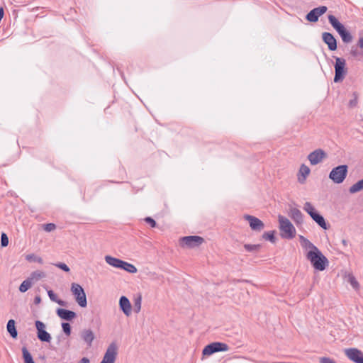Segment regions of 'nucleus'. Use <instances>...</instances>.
<instances>
[{
  "mask_svg": "<svg viewBox=\"0 0 363 363\" xmlns=\"http://www.w3.org/2000/svg\"><path fill=\"white\" fill-rule=\"evenodd\" d=\"M121 269H123L129 273H136L137 272V268L132 264L128 263L127 262L123 261L122 267Z\"/></svg>",
  "mask_w": 363,
  "mask_h": 363,
  "instance_id": "obj_30",
  "label": "nucleus"
},
{
  "mask_svg": "<svg viewBox=\"0 0 363 363\" xmlns=\"http://www.w3.org/2000/svg\"><path fill=\"white\" fill-rule=\"evenodd\" d=\"M46 277V274L44 272L36 270L33 272L30 276L29 279L31 281V282L33 284L35 281H38L40 279L45 278Z\"/></svg>",
  "mask_w": 363,
  "mask_h": 363,
  "instance_id": "obj_25",
  "label": "nucleus"
},
{
  "mask_svg": "<svg viewBox=\"0 0 363 363\" xmlns=\"http://www.w3.org/2000/svg\"><path fill=\"white\" fill-rule=\"evenodd\" d=\"M56 228V225L54 223H47L43 225V229L46 232H51Z\"/></svg>",
  "mask_w": 363,
  "mask_h": 363,
  "instance_id": "obj_41",
  "label": "nucleus"
},
{
  "mask_svg": "<svg viewBox=\"0 0 363 363\" xmlns=\"http://www.w3.org/2000/svg\"><path fill=\"white\" fill-rule=\"evenodd\" d=\"M45 288L47 289V287H45ZM46 290L48 292V295L52 301L57 303V304H59L61 306H64V307L67 306V305H68L67 302L58 298L57 295L54 293V291L52 290H51V289H49V290L46 289Z\"/></svg>",
  "mask_w": 363,
  "mask_h": 363,
  "instance_id": "obj_23",
  "label": "nucleus"
},
{
  "mask_svg": "<svg viewBox=\"0 0 363 363\" xmlns=\"http://www.w3.org/2000/svg\"><path fill=\"white\" fill-rule=\"evenodd\" d=\"M299 240L303 248L310 249V250H314L315 247H317L314 245L311 241H309L307 238L303 237V235H299Z\"/></svg>",
  "mask_w": 363,
  "mask_h": 363,
  "instance_id": "obj_26",
  "label": "nucleus"
},
{
  "mask_svg": "<svg viewBox=\"0 0 363 363\" xmlns=\"http://www.w3.org/2000/svg\"><path fill=\"white\" fill-rule=\"evenodd\" d=\"M90 361L87 357H83L78 363H89Z\"/></svg>",
  "mask_w": 363,
  "mask_h": 363,
  "instance_id": "obj_46",
  "label": "nucleus"
},
{
  "mask_svg": "<svg viewBox=\"0 0 363 363\" xmlns=\"http://www.w3.org/2000/svg\"><path fill=\"white\" fill-rule=\"evenodd\" d=\"M141 301L142 296L140 294H138L136 296H135L133 310L136 313H139L141 309Z\"/></svg>",
  "mask_w": 363,
  "mask_h": 363,
  "instance_id": "obj_34",
  "label": "nucleus"
},
{
  "mask_svg": "<svg viewBox=\"0 0 363 363\" xmlns=\"http://www.w3.org/2000/svg\"><path fill=\"white\" fill-rule=\"evenodd\" d=\"M350 55L357 60H362L363 59L362 52L359 51L357 47H352Z\"/></svg>",
  "mask_w": 363,
  "mask_h": 363,
  "instance_id": "obj_35",
  "label": "nucleus"
},
{
  "mask_svg": "<svg viewBox=\"0 0 363 363\" xmlns=\"http://www.w3.org/2000/svg\"><path fill=\"white\" fill-rule=\"evenodd\" d=\"M80 337L88 347L92 345V342L95 338L94 333L91 329L82 330L80 333Z\"/></svg>",
  "mask_w": 363,
  "mask_h": 363,
  "instance_id": "obj_17",
  "label": "nucleus"
},
{
  "mask_svg": "<svg viewBox=\"0 0 363 363\" xmlns=\"http://www.w3.org/2000/svg\"><path fill=\"white\" fill-rule=\"evenodd\" d=\"M303 210L306 211L311 218L323 229L327 230L328 228V225L323 216L316 211L310 202L305 203Z\"/></svg>",
  "mask_w": 363,
  "mask_h": 363,
  "instance_id": "obj_4",
  "label": "nucleus"
},
{
  "mask_svg": "<svg viewBox=\"0 0 363 363\" xmlns=\"http://www.w3.org/2000/svg\"><path fill=\"white\" fill-rule=\"evenodd\" d=\"M342 242H343L344 245L346 244V241L345 240H342Z\"/></svg>",
  "mask_w": 363,
  "mask_h": 363,
  "instance_id": "obj_49",
  "label": "nucleus"
},
{
  "mask_svg": "<svg viewBox=\"0 0 363 363\" xmlns=\"http://www.w3.org/2000/svg\"><path fill=\"white\" fill-rule=\"evenodd\" d=\"M26 259L28 262H38L40 264H43V259L40 257H38V256H36L34 254L27 255L26 257Z\"/></svg>",
  "mask_w": 363,
  "mask_h": 363,
  "instance_id": "obj_37",
  "label": "nucleus"
},
{
  "mask_svg": "<svg viewBox=\"0 0 363 363\" xmlns=\"http://www.w3.org/2000/svg\"><path fill=\"white\" fill-rule=\"evenodd\" d=\"M23 358L24 363H35L33 357L26 347L22 348Z\"/></svg>",
  "mask_w": 363,
  "mask_h": 363,
  "instance_id": "obj_29",
  "label": "nucleus"
},
{
  "mask_svg": "<svg viewBox=\"0 0 363 363\" xmlns=\"http://www.w3.org/2000/svg\"><path fill=\"white\" fill-rule=\"evenodd\" d=\"M262 245L260 244L251 245V244H245L244 248L247 252H257Z\"/></svg>",
  "mask_w": 363,
  "mask_h": 363,
  "instance_id": "obj_36",
  "label": "nucleus"
},
{
  "mask_svg": "<svg viewBox=\"0 0 363 363\" xmlns=\"http://www.w3.org/2000/svg\"><path fill=\"white\" fill-rule=\"evenodd\" d=\"M35 325L38 338L41 342H50L52 337L50 334L45 330V325L40 320H36Z\"/></svg>",
  "mask_w": 363,
  "mask_h": 363,
  "instance_id": "obj_9",
  "label": "nucleus"
},
{
  "mask_svg": "<svg viewBox=\"0 0 363 363\" xmlns=\"http://www.w3.org/2000/svg\"><path fill=\"white\" fill-rule=\"evenodd\" d=\"M63 332L67 335H70L72 328L69 323H62L61 324Z\"/></svg>",
  "mask_w": 363,
  "mask_h": 363,
  "instance_id": "obj_38",
  "label": "nucleus"
},
{
  "mask_svg": "<svg viewBox=\"0 0 363 363\" xmlns=\"http://www.w3.org/2000/svg\"><path fill=\"white\" fill-rule=\"evenodd\" d=\"M4 15V7L0 8V21L3 18Z\"/></svg>",
  "mask_w": 363,
  "mask_h": 363,
  "instance_id": "obj_48",
  "label": "nucleus"
},
{
  "mask_svg": "<svg viewBox=\"0 0 363 363\" xmlns=\"http://www.w3.org/2000/svg\"><path fill=\"white\" fill-rule=\"evenodd\" d=\"M105 261L109 265L117 269H121L123 262V260L110 255L105 256Z\"/></svg>",
  "mask_w": 363,
  "mask_h": 363,
  "instance_id": "obj_22",
  "label": "nucleus"
},
{
  "mask_svg": "<svg viewBox=\"0 0 363 363\" xmlns=\"http://www.w3.org/2000/svg\"><path fill=\"white\" fill-rule=\"evenodd\" d=\"M71 291L74 296L75 300L82 308L87 306L86 294L84 289L79 284L72 283L71 286Z\"/></svg>",
  "mask_w": 363,
  "mask_h": 363,
  "instance_id": "obj_6",
  "label": "nucleus"
},
{
  "mask_svg": "<svg viewBox=\"0 0 363 363\" xmlns=\"http://www.w3.org/2000/svg\"><path fill=\"white\" fill-rule=\"evenodd\" d=\"M244 218L249 222L250 226L252 230L261 231L264 228V223L253 216L245 215Z\"/></svg>",
  "mask_w": 363,
  "mask_h": 363,
  "instance_id": "obj_14",
  "label": "nucleus"
},
{
  "mask_svg": "<svg viewBox=\"0 0 363 363\" xmlns=\"http://www.w3.org/2000/svg\"><path fill=\"white\" fill-rule=\"evenodd\" d=\"M346 357L354 363H363V352L354 347L345 350Z\"/></svg>",
  "mask_w": 363,
  "mask_h": 363,
  "instance_id": "obj_12",
  "label": "nucleus"
},
{
  "mask_svg": "<svg viewBox=\"0 0 363 363\" xmlns=\"http://www.w3.org/2000/svg\"><path fill=\"white\" fill-rule=\"evenodd\" d=\"M41 302V298L40 296H36L34 298V303L35 305L39 304Z\"/></svg>",
  "mask_w": 363,
  "mask_h": 363,
  "instance_id": "obj_45",
  "label": "nucleus"
},
{
  "mask_svg": "<svg viewBox=\"0 0 363 363\" xmlns=\"http://www.w3.org/2000/svg\"><path fill=\"white\" fill-rule=\"evenodd\" d=\"M310 168L304 164H302L300 167L298 172V180L301 184H303L306 182V177L310 174Z\"/></svg>",
  "mask_w": 363,
  "mask_h": 363,
  "instance_id": "obj_20",
  "label": "nucleus"
},
{
  "mask_svg": "<svg viewBox=\"0 0 363 363\" xmlns=\"http://www.w3.org/2000/svg\"><path fill=\"white\" fill-rule=\"evenodd\" d=\"M181 245L189 248H194L204 242V239L198 235L185 236L181 238Z\"/></svg>",
  "mask_w": 363,
  "mask_h": 363,
  "instance_id": "obj_8",
  "label": "nucleus"
},
{
  "mask_svg": "<svg viewBox=\"0 0 363 363\" xmlns=\"http://www.w3.org/2000/svg\"><path fill=\"white\" fill-rule=\"evenodd\" d=\"M289 215L296 224H301L303 222V215L301 211L296 208H291Z\"/></svg>",
  "mask_w": 363,
  "mask_h": 363,
  "instance_id": "obj_19",
  "label": "nucleus"
},
{
  "mask_svg": "<svg viewBox=\"0 0 363 363\" xmlns=\"http://www.w3.org/2000/svg\"><path fill=\"white\" fill-rule=\"evenodd\" d=\"M335 77L333 80L334 82L337 83L343 81L347 74V70L345 67L346 60L344 58L335 57Z\"/></svg>",
  "mask_w": 363,
  "mask_h": 363,
  "instance_id": "obj_5",
  "label": "nucleus"
},
{
  "mask_svg": "<svg viewBox=\"0 0 363 363\" xmlns=\"http://www.w3.org/2000/svg\"><path fill=\"white\" fill-rule=\"evenodd\" d=\"M353 96H354V99H351L350 101H349V106L350 108H354L357 106V94L354 92L353 94Z\"/></svg>",
  "mask_w": 363,
  "mask_h": 363,
  "instance_id": "obj_42",
  "label": "nucleus"
},
{
  "mask_svg": "<svg viewBox=\"0 0 363 363\" xmlns=\"http://www.w3.org/2000/svg\"><path fill=\"white\" fill-rule=\"evenodd\" d=\"M363 189V179L358 181L354 184L352 185L349 189L350 194H355Z\"/></svg>",
  "mask_w": 363,
  "mask_h": 363,
  "instance_id": "obj_28",
  "label": "nucleus"
},
{
  "mask_svg": "<svg viewBox=\"0 0 363 363\" xmlns=\"http://www.w3.org/2000/svg\"><path fill=\"white\" fill-rule=\"evenodd\" d=\"M327 157L326 152L322 149H316L307 157L311 165H316Z\"/></svg>",
  "mask_w": 363,
  "mask_h": 363,
  "instance_id": "obj_13",
  "label": "nucleus"
},
{
  "mask_svg": "<svg viewBox=\"0 0 363 363\" xmlns=\"http://www.w3.org/2000/svg\"><path fill=\"white\" fill-rule=\"evenodd\" d=\"M323 41L328 45V49L330 51H335L337 50V40L335 37L328 32H324L322 34Z\"/></svg>",
  "mask_w": 363,
  "mask_h": 363,
  "instance_id": "obj_15",
  "label": "nucleus"
},
{
  "mask_svg": "<svg viewBox=\"0 0 363 363\" xmlns=\"http://www.w3.org/2000/svg\"><path fill=\"white\" fill-rule=\"evenodd\" d=\"M262 238L266 240L270 241L272 243H275L277 240L275 237V231L272 230L264 233V234L262 235Z\"/></svg>",
  "mask_w": 363,
  "mask_h": 363,
  "instance_id": "obj_33",
  "label": "nucleus"
},
{
  "mask_svg": "<svg viewBox=\"0 0 363 363\" xmlns=\"http://www.w3.org/2000/svg\"><path fill=\"white\" fill-rule=\"evenodd\" d=\"M347 173L348 166L347 164H341L333 168L329 173L328 177L335 184H341L346 179Z\"/></svg>",
  "mask_w": 363,
  "mask_h": 363,
  "instance_id": "obj_3",
  "label": "nucleus"
},
{
  "mask_svg": "<svg viewBox=\"0 0 363 363\" xmlns=\"http://www.w3.org/2000/svg\"><path fill=\"white\" fill-rule=\"evenodd\" d=\"M145 221L148 223L152 228H155L157 226L156 221L151 217H146L145 218Z\"/></svg>",
  "mask_w": 363,
  "mask_h": 363,
  "instance_id": "obj_43",
  "label": "nucleus"
},
{
  "mask_svg": "<svg viewBox=\"0 0 363 363\" xmlns=\"http://www.w3.org/2000/svg\"><path fill=\"white\" fill-rule=\"evenodd\" d=\"M327 10L328 8L325 6L316 7L306 14V19L309 22L315 23L318 21L319 17L324 14Z\"/></svg>",
  "mask_w": 363,
  "mask_h": 363,
  "instance_id": "obj_11",
  "label": "nucleus"
},
{
  "mask_svg": "<svg viewBox=\"0 0 363 363\" xmlns=\"http://www.w3.org/2000/svg\"><path fill=\"white\" fill-rule=\"evenodd\" d=\"M56 313L62 320L71 321L77 317V313L65 308H57Z\"/></svg>",
  "mask_w": 363,
  "mask_h": 363,
  "instance_id": "obj_16",
  "label": "nucleus"
},
{
  "mask_svg": "<svg viewBox=\"0 0 363 363\" xmlns=\"http://www.w3.org/2000/svg\"><path fill=\"white\" fill-rule=\"evenodd\" d=\"M229 350V346L223 342H213L207 345L202 351L203 356H210L216 352H225Z\"/></svg>",
  "mask_w": 363,
  "mask_h": 363,
  "instance_id": "obj_7",
  "label": "nucleus"
},
{
  "mask_svg": "<svg viewBox=\"0 0 363 363\" xmlns=\"http://www.w3.org/2000/svg\"><path fill=\"white\" fill-rule=\"evenodd\" d=\"M117 345L115 342H111L108 345L101 363H114L117 356Z\"/></svg>",
  "mask_w": 363,
  "mask_h": 363,
  "instance_id": "obj_10",
  "label": "nucleus"
},
{
  "mask_svg": "<svg viewBox=\"0 0 363 363\" xmlns=\"http://www.w3.org/2000/svg\"><path fill=\"white\" fill-rule=\"evenodd\" d=\"M55 265L65 272H69L70 271L69 267L65 263L58 262Z\"/></svg>",
  "mask_w": 363,
  "mask_h": 363,
  "instance_id": "obj_40",
  "label": "nucleus"
},
{
  "mask_svg": "<svg viewBox=\"0 0 363 363\" xmlns=\"http://www.w3.org/2000/svg\"><path fill=\"white\" fill-rule=\"evenodd\" d=\"M347 276V278H348L347 281L351 284L352 288L354 290H359V284L357 281V279L354 277V276L352 273H349Z\"/></svg>",
  "mask_w": 363,
  "mask_h": 363,
  "instance_id": "obj_31",
  "label": "nucleus"
},
{
  "mask_svg": "<svg viewBox=\"0 0 363 363\" xmlns=\"http://www.w3.org/2000/svg\"><path fill=\"white\" fill-rule=\"evenodd\" d=\"M336 31L340 35V37L344 43H349L352 42V36L351 33L345 28V27L344 26Z\"/></svg>",
  "mask_w": 363,
  "mask_h": 363,
  "instance_id": "obj_21",
  "label": "nucleus"
},
{
  "mask_svg": "<svg viewBox=\"0 0 363 363\" xmlns=\"http://www.w3.org/2000/svg\"><path fill=\"white\" fill-rule=\"evenodd\" d=\"M7 331L13 338H16L18 336V332L15 326V320L11 319L8 321L6 325Z\"/></svg>",
  "mask_w": 363,
  "mask_h": 363,
  "instance_id": "obj_24",
  "label": "nucleus"
},
{
  "mask_svg": "<svg viewBox=\"0 0 363 363\" xmlns=\"http://www.w3.org/2000/svg\"><path fill=\"white\" fill-rule=\"evenodd\" d=\"M357 45L360 48H363V38H360L359 41H358V43H357Z\"/></svg>",
  "mask_w": 363,
  "mask_h": 363,
  "instance_id": "obj_47",
  "label": "nucleus"
},
{
  "mask_svg": "<svg viewBox=\"0 0 363 363\" xmlns=\"http://www.w3.org/2000/svg\"><path fill=\"white\" fill-rule=\"evenodd\" d=\"M33 283L28 277L26 280H24L19 286V291L22 293H25L32 286Z\"/></svg>",
  "mask_w": 363,
  "mask_h": 363,
  "instance_id": "obj_32",
  "label": "nucleus"
},
{
  "mask_svg": "<svg viewBox=\"0 0 363 363\" xmlns=\"http://www.w3.org/2000/svg\"><path fill=\"white\" fill-rule=\"evenodd\" d=\"M328 21H329V23L331 24V26L333 27V28L335 30H337L338 29H340L341 27H342L344 26L333 15L328 16Z\"/></svg>",
  "mask_w": 363,
  "mask_h": 363,
  "instance_id": "obj_27",
  "label": "nucleus"
},
{
  "mask_svg": "<svg viewBox=\"0 0 363 363\" xmlns=\"http://www.w3.org/2000/svg\"><path fill=\"white\" fill-rule=\"evenodd\" d=\"M306 258L312 266L318 271H323L328 265V259L323 255L318 247L314 250H309L306 254Z\"/></svg>",
  "mask_w": 363,
  "mask_h": 363,
  "instance_id": "obj_1",
  "label": "nucleus"
},
{
  "mask_svg": "<svg viewBox=\"0 0 363 363\" xmlns=\"http://www.w3.org/2000/svg\"><path fill=\"white\" fill-rule=\"evenodd\" d=\"M9 245V238L5 233L1 235V247H6Z\"/></svg>",
  "mask_w": 363,
  "mask_h": 363,
  "instance_id": "obj_39",
  "label": "nucleus"
},
{
  "mask_svg": "<svg viewBox=\"0 0 363 363\" xmlns=\"http://www.w3.org/2000/svg\"><path fill=\"white\" fill-rule=\"evenodd\" d=\"M280 235L284 239L291 240L296 236V228L291 221L286 217L279 215Z\"/></svg>",
  "mask_w": 363,
  "mask_h": 363,
  "instance_id": "obj_2",
  "label": "nucleus"
},
{
  "mask_svg": "<svg viewBox=\"0 0 363 363\" xmlns=\"http://www.w3.org/2000/svg\"><path fill=\"white\" fill-rule=\"evenodd\" d=\"M119 307L126 316H129L131 314V304L126 296H122L120 298Z\"/></svg>",
  "mask_w": 363,
  "mask_h": 363,
  "instance_id": "obj_18",
  "label": "nucleus"
},
{
  "mask_svg": "<svg viewBox=\"0 0 363 363\" xmlns=\"http://www.w3.org/2000/svg\"><path fill=\"white\" fill-rule=\"evenodd\" d=\"M320 363H336L334 360L328 357H323L320 359Z\"/></svg>",
  "mask_w": 363,
  "mask_h": 363,
  "instance_id": "obj_44",
  "label": "nucleus"
}]
</instances>
